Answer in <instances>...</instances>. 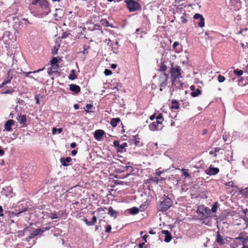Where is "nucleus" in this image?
Returning a JSON list of instances; mask_svg holds the SVG:
<instances>
[{
  "instance_id": "c03bdc74",
  "label": "nucleus",
  "mask_w": 248,
  "mask_h": 248,
  "mask_svg": "<svg viewBox=\"0 0 248 248\" xmlns=\"http://www.w3.org/2000/svg\"><path fill=\"white\" fill-rule=\"evenodd\" d=\"M171 238H172V237H171V234H170V233L165 236L164 241L166 243H169L170 241V240H171Z\"/></svg>"
},
{
  "instance_id": "f8f14e48",
  "label": "nucleus",
  "mask_w": 248,
  "mask_h": 248,
  "mask_svg": "<svg viewBox=\"0 0 248 248\" xmlns=\"http://www.w3.org/2000/svg\"><path fill=\"white\" fill-rule=\"evenodd\" d=\"M194 18L200 20V22H197L199 27H203L204 26V19L202 15L197 13L194 16Z\"/></svg>"
},
{
  "instance_id": "de8ad7c7",
  "label": "nucleus",
  "mask_w": 248,
  "mask_h": 248,
  "mask_svg": "<svg viewBox=\"0 0 248 248\" xmlns=\"http://www.w3.org/2000/svg\"><path fill=\"white\" fill-rule=\"evenodd\" d=\"M217 79L219 82L221 83L225 81V78L221 75H219L217 77Z\"/></svg>"
},
{
  "instance_id": "72a5a7b5",
  "label": "nucleus",
  "mask_w": 248,
  "mask_h": 248,
  "mask_svg": "<svg viewBox=\"0 0 248 248\" xmlns=\"http://www.w3.org/2000/svg\"><path fill=\"white\" fill-rule=\"evenodd\" d=\"M77 78V76L75 74V70H72L71 71L70 74H69V75L68 76L69 79H70V80H74L76 78Z\"/></svg>"
},
{
  "instance_id": "0e129e2a",
  "label": "nucleus",
  "mask_w": 248,
  "mask_h": 248,
  "mask_svg": "<svg viewBox=\"0 0 248 248\" xmlns=\"http://www.w3.org/2000/svg\"><path fill=\"white\" fill-rule=\"evenodd\" d=\"M57 51H58V49H55L54 48V49L52 50V55H55V54H56L57 53Z\"/></svg>"
},
{
  "instance_id": "f03ea898",
  "label": "nucleus",
  "mask_w": 248,
  "mask_h": 248,
  "mask_svg": "<svg viewBox=\"0 0 248 248\" xmlns=\"http://www.w3.org/2000/svg\"><path fill=\"white\" fill-rule=\"evenodd\" d=\"M94 216L93 217H105L107 214L111 217H116L119 216V212L114 210L111 206L107 208L106 207L98 208L93 212Z\"/></svg>"
},
{
  "instance_id": "a19ab883",
  "label": "nucleus",
  "mask_w": 248,
  "mask_h": 248,
  "mask_svg": "<svg viewBox=\"0 0 248 248\" xmlns=\"http://www.w3.org/2000/svg\"><path fill=\"white\" fill-rule=\"evenodd\" d=\"M233 73L237 76H240L242 75L243 72L241 70L236 69L233 70Z\"/></svg>"
},
{
  "instance_id": "774afa93",
  "label": "nucleus",
  "mask_w": 248,
  "mask_h": 248,
  "mask_svg": "<svg viewBox=\"0 0 248 248\" xmlns=\"http://www.w3.org/2000/svg\"><path fill=\"white\" fill-rule=\"evenodd\" d=\"M145 244L144 243L140 244L139 245V248H143Z\"/></svg>"
},
{
  "instance_id": "13d9d810",
  "label": "nucleus",
  "mask_w": 248,
  "mask_h": 248,
  "mask_svg": "<svg viewBox=\"0 0 248 248\" xmlns=\"http://www.w3.org/2000/svg\"><path fill=\"white\" fill-rule=\"evenodd\" d=\"M162 233L165 234V236H166V235L170 234V232L168 231L162 230Z\"/></svg>"
},
{
  "instance_id": "a18cd8bd",
  "label": "nucleus",
  "mask_w": 248,
  "mask_h": 248,
  "mask_svg": "<svg viewBox=\"0 0 248 248\" xmlns=\"http://www.w3.org/2000/svg\"><path fill=\"white\" fill-rule=\"evenodd\" d=\"M58 61V59L55 57H53L51 60L50 61V65H57L58 64L57 63Z\"/></svg>"
},
{
  "instance_id": "e433bc0d",
  "label": "nucleus",
  "mask_w": 248,
  "mask_h": 248,
  "mask_svg": "<svg viewBox=\"0 0 248 248\" xmlns=\"http://www.w3.org/2000/svg\"><path fill=\"white\" fill-rule=\"evenodd\" d=\"M220 150V148H218V147H216L215 149H214V151L213 150H211L209 152V154L210 155H213L214 156L216 157L217 156V152H218Z\"/></svg>"
},
{
  "instance_id": "9b49d317",
  "label": "nucleus",
  "mask_w": 248,
  "mask_h": 248,
  "mask_svg": "<svg viewBox=\"0 0 248 248\" xmlns=\"http://www.w3.org/2000/svg\"><path fill=\"white\" fill-rule=\"evenodd\" d=\"M105 134V132L103 130L98 129L94 132V139L97 141H100Z\"/></svg>"
},
{
  "instance_id": "c85d7f7f",
  "label": "nucleus",
  "mask_w": 248,
  "mask_h": 248,
  "mask_svg": "<svg viewBox=\"0 0 248 248\" xmlns=\"http://www.w3.org/2000/svg\"><path fill=\"white\" fill-rule=\"evenodd\" d=\"M202 94V91L199 89H196L194 91L191 92L190 95L193 97H196Z\"/></svg>"
},
{
  "instance_id": "c9c22d12",
  "label": "nucleus",
  "mask_w": 248,
  "mask_h": 248,
  "mask_svg": "<svg viewBox=\"0 0 248 248\" xmlns=\"http://www.w3.org/2000/svg\"><path fill=\"white\" fill-rule=\"evenodd\" d=\"M25 211H26V209H25L22 211H19V210H16L15 211H12V212H10V213L11 214V215L15 216H18L19 215H20Z\"/></svg>"
},
{
  "instance_id": "2eb2a0df",
  "label": "nucleus",
  "mask_w": 248,
  "mask_h": 248,
  "mask_svg": "<svg viewBox=\"0 0 248 248\" xmlns=\"http://www.w3.org/2000/svg\"><path fill=\"white\" fill-rule=\"evenodd\" d=\"M59 68V64L51 65V67L47 68V73L49 76H51L53 74V73H57Z\"/></svg>"
},
{
  "instance_id": "b1692460",
  "label": "nucleus",
  "mask_w": 248,
  "mask_h": 248,
  "mask_svg": "<svg viewBox=\"0 0 248 248\" xmlns=\"http://www.w3.org/2000/svg\"><path fill=\"white\" fill-rule=\"evenodd\" d=\"M149 129L151 131H157L160 129L159 127V124L156 123V122L152 123L149 126Z\"/></svg>"
},
{
  "instance_id": "423d86ee",
  "label": "nucleus",
  "mask_w": 248,
  "mask_h": 248,
  "mask_svg": "<svg viewBox=\"0 0 248 248\" xmlns=\"http://www.w3.org/2000/svg\"><path fill=\"white\" fill-rule=\"evenodd\" d=\"M129 11L131 12L140 10L141 6L140 4L134 0H125L124 1Z\"/></svg>"
},
{
  "instance_id": "ea45409f",
  "label": "nucleus",
  "mask_w": 248,
  "mask_h": 248,
  "mask_svg": "<svg viewBox=\"0 0 248 248\" xmlns=\"http://www.w3.org/2000/svg\"><path fill=\"white\" fill-rule=\"evenodd\" d=\"M200 220L202 223H205L206 224L209 225H210V220L208 219L209 218H199Z\"/></svg>"
},
{
  "instance_id": "ddd939ff",
  "label": "nucleus",
  "mask_w": 248,
  "mask_h": 248,
  "mask_svg": "<svg viewBox=\"0 0 248 248\" xmlns=\"http://www.w3.org/2000/svg\"><path fill=\"white\" fill-rule=\"evenodd\" d=\"M194 18L200 20V22H197L199 27H203L204 26V19L202 15L197 13L194 16Z\"/></svg>"
},
{
  "instance_id": "79ce46f5",
  "label": "nucleus",
  "mask_w": 248,
  "mask_h": 248,
  "mask_svg": "<svg viewBox=\"0 0 248 248\" xmlns=\"http://www.w3.org/2000/svg\"><path fill=\"white\" fill-rule=\"evenodd\" d=\"M62 131V128H57L56 127H53L52 128V133L53 134H55L57 132H58L59 133H61Z\"/></svg>"
},
{
  "instance_id": "a878e982",
  "label": "nucleus",
  "mask_w": 248,
  "mask_h": 248,
  "mask_svg": "<svg viewBox=\"0 0 248 248\" xmlns=\"http://www.w3.org/2000/svg\"><path fill=\"white\" fill-rule=\"evenodd\" d=\"M121 122V119L120 118H112L110 120V125L113 127H115L117 124Z\"/></svg>"
},
{
  "instance_id": "cd10ccee",
  "label": "nucleus",
  "mask_w": 248,
  "mask_h": 248,
  "mask_svg": "<svg viewBox=\"0 0 248 248\" xmlns=\"http://www.w3.org/2000/svg\"><path fill=\"white\" fill-rule=\"evenodd\" d=\"M163 121L164 118L163 114L161 113H159L156 117V123H158L159 124H161Z\"/></svg>"
},
{
  "instance_id": "338daca9",
  "label": "nucleus",
  "mask_w": 248,
  "mask_h": 248,
  "mask_svg": "<svg viewBox=\"0 0 248 248\" xmlns=\"http://www.w3.org/2000/svg\"><path fill=\"white\" fill-rule=\"evenodd\" d=\"M223 139L224 142H226L228 139V136L226 135H223Z\"/></svg>"
},
{
  "instance_id": "393cba45",
  "label": "nucleus",
  "mask_w": 248,
  "mask_h": 248,
  "mask_svg": "<svg viewBox=\"0 0 248 248\" xmlns=\"http://www.w3.org/2000/svg\"><path fill=\"white\" fill-rule=\"evenodd\" d=\"M60 161L63 166L67 167L68 166L67 163L71 162L72 158L70 157H67L66 158L62 157L61 158Z\"/></svg>"
},
{
  "instance_id": "69168bd1",
  "label": "nucleus",
  "mask_w": 248,
  "mask_h": 248,
  "mask_svg": "<svg viewBox=\"0 0 248 248\" xmlns=\"http://www.w3.org/2000/svg\"><path fill=\"white\" fill-rule=\"evenodd\" d=\"M77 154V151L76 150H73L71 152V154L72 155L74 156Z\"/></svg>"
},
{
  "instance_id": "603ef678",
  "label": "nucleus",
  "mask_w": 248,
  "mask_h": 248,
  "mask_svg": "<svg viewBox=\"0 0 248 248\" xmlns=\"http://www.w3.org/2000/svg\"><path fill=\"white\" fill-rule=\"evenodd\" d=\"M93 105L91 104H87L86 105V108L87 109V110H86L85 111L89 112V111H88V110L91 109L93 108Z\"/></svg>"
},
{
  "instance_id": "49530a36",
  "label": "nucleus",
  "mask_w": 248,
  "mask_h": 248,
  "mask_svg": "<svg viewBox=\"0 0 248 248\" xmlns=\"http://www.w3.org/2000/svg\"><path fill=\"white\" fill-rule=\"evenodd\" d=\"M90 48V46L87 45H84L83 46V53L87 54L88 53V49Z\"/></svg>"
},
{
  "instance_id": "7ed1b4c3",
  "label": "nucleus",
  "mask_w": 248,
  "mask_h": 248,
  "mask_svg": "<svg viewBox=\"0 0 248 248\" xmlns=\"http://www.w3.org/2000/svg\"><path fill=\"white\" fill-rule=\"evenodd\" d=\"M242 245L241 248H248V236H244L242 233L239 234L238 237L232 239L230 244L231 248H237Z\"/></svg>"
},
{
  "instance_id": "aec40b11",
  "label": "nucleus",
  "mask_w": 248,
  "mask_h": 248,
  "mask_svg": "<svg viewBox=\"0 0 248 248\" xmlns=\"http://www.w3.org/2000/svg\"><path fill=\"white\" fill-rule=\"evenodd\" d=\"M179 102L178 101L175 99L172 100L171 102V105L170 106V108L172 109H178L179 108Z\"/></svg>"
},
{
  "instance_id": "6e6552de",
  "label": "nucleus",
  "mask_w": 248,
  "mask_h": 248,
  "mask_svg": "<svg viewBox=\"0 0 248 248\" xmlns=\"http://www.w3.org/2000/svg\"><path fill=\"white\" fill-rule=\"evenodd\" d=\"M197 214L200 215H202V216H204V217H209L208 216L210 215L211 210L207 207L202 205L198 207L197 209ZM209 217H210L209 216Z\"/></svg>"
},
{
  "instance_id": "4d7b16f0",
  "label": "nucleus",
  "mask_w": 248,
  "mask_h": 248,
  "mask_svg": "<svg viewBox=\"0 0 248 248\" xmlns=\"http://www.w3.org/2000/svg\"><path fill=\"white\" fill-rule=\"evenodd\" d=\"M70 34L69 33H68L67 32H63L62 38H64L68 36V35Z\"/></svg>"
},
{
  "instance_id": "f704fd0d",
  "label": "nucleus",
  "mask_w": 248,
  "mask_h": 248,
  "mask_svg": "<svg viewBox=\"0 0 248 248\" xmlns=\"http://www.w3.org/2000/svg\"><path fill=\"white\" fill-rule=\"evenodd\" d=\"M159 180L157 177H151L148 180V182L150 183H154L155 184H158L159 183Z\"/></svg>"
},
{
  "instance_id": "7c9ffc66",
  "label": "nucleus",
  "mask_w": 248,
  "mask_h": 248,
  "mask_svg": "<svg viewBox=\"0 0 248 248\" xmlns=\"http://www.w3.org/2000/svg\"><path fill=\"white\" fill-rule=\"evenodd\" d=\"M127 144L126 142H124L122 144H120L119 148H118V151L119 152H123L126 151L125 148L127 147Z\"/></svg>"
},
{
  "instance_id": "58836bf2",
  "label": "nucleus",
  "mask_w": 248,
  "mask_h": 248,
  "mask_svg": "<svg viewBox=\"0 0 248 248\" xmlns=\"http://www.w3.org/2000/svg\"><path fill=\"white\" fill-rule=\"evenodd\" d=\"M181 171L182 172V175L186 178L190 177V174L185 169H181Z\"/></svg>"
},
{
  "instance_id": "f257e3e1",
  "label": "nucleus",
  "mask_w": 248,
  "mask_h": 248,
  "mask_svg": "<svg viewBox=\"0 0 248 248\" xmlns=\"http://www.w3.org/2000/svg\"><path fill=\"white\" fill-rule=\"evenodd\" d=\"M170 72L172 85L178 88L182 87L184 83L180 80L182 78V69L178 65L175 66L171 65Z\"/></svg>"
},
{
  "instance_id": "dca6fc26",
  "label": "nucleus",
  "mask_w": 248,
  "mask_h": 248,
  "mask_svg": "<svg viewBox=\"0 0 248 248\" xmlns=\"http://www.w3.org/2000/svg\"><path fill=\"white\" fill-rule=\"evenodd\" d=\"M48 230L47 228H43L42 229H37L35 230H34L33 232L31 233L30 236L29 238L30 239H31L32 238H34V237L37 236L40 233H42L44 231Z\"/></svg>"
},
{
  "instance_id": "4c0bfd02",
  "label": "nucleus",
  "mask_w": 248,
  "mask_h": 248,
  "mask_svg": "<svg viewBox=\"0 0 248 248\" xmlns=\"http://www.w3.org/2000/svg\"><path fill=\"white\" fill-rule=\"evenodd\" d=\"M218 207V203L217 202H216L213 204L211 211H212L213 213L216 212Z\"/></svg>"
},
{
  "instance_id": "6ab92c4d",
  "label": "nucleus",
  "mask_w": 248,
  "mask_h": 248,
  "mask_svg": "<svg viewBox=\"0 0 248 248\" xmlns=\"http://www.w3.org/2000/svg\"><path fill=\"white\" fill-rule=\"evenodd\" d=\"M15 124V121L12 119L8 120L5 124L4 128L7 131H12V126Z\"/></svg>"
},
{
  "instance_id": "680f3d73",
  "label": "nucleus",
  "mask_w": 248,
  "mask_h": 248,
  "mask_svg": "<svg viewBox=\"0 0 248 248\" xmlns=\"http://www.w3.org/2000/svg\"><path fill=\"white\" fill-rule=\"evenodd\" d=\"M77 146V144L76 142H72L70 144V147L72 148H74L76 147V146Z\"/></svg>"
},
{
  "instance_id": "1a4fd4ad",
  "label": "nucleus",
  "mask_w": 248,
  "mask_h": 248,
  "mask_svg": "<svg viewBox=\"0 0 248 248\" xmlns=\"http://www.w3.org/2000/svg\"><path fill=\"white\" fill-rule=\"evenodd\" d=\"M169 79V76L166 73H164L159 78V86L160 90L162 91L163 89L166 88L168 84V81Z\"/></svg>"
},
{
  "instance_id": "e2e57ef3",
  "label": "nucleus",
  "mask_w": 248,
  "mask_h": 248,
  "mask_svg": "<svg viewBox=\"0 0 248 248\" xmlns=\"http://www.w3.org/2000/svg\"><path fill=\"white\" fill-rule=\"evenodd\" d=\"M3 216V209L2 206L0 205V217H2Z\"/></svg>"
},
{
  "instance_id": "4468645a",
  "label": "nucleus",
  "mask_w": 248,
  "mask_h": 248,
  "mask_svg": "<svg viewBox=\"0 0 248 248\" xmlns=\"http://www.w3.org/2000/svg\"><path fill=\"white\" fill-rule=\"evenodd\" d=\"M206 173L209 175H214L217 174L219 172V169L215 168L211 166L205 171Z\"/></svg>"
},
{
  "instance_id": "9d476101",
  "label": "nucleus",
  "mask_w": 248,
  "mask_h": 248,
  "mask_svg": "<svg viewBox=\"0 0 248 248\" xmlns=\"http://www.w3.org/2000/svg\"><path fill=\"white\" fill-rule=\"evenodd\" d=\"M131 145L134 144L135 146L140 147L142 145V142H141L140 139L138 136H133L132 138L129 140L128 141Z\"/></svg>"
},
{
  "instance_id": "4be33fe9",
  "label": "nucleus",
  "mask_w": 248,
  "mask_h": 248,
  "mask_svg": "<svg viewBox=\"0 0 248 248\" xmlns=\"http://www.w3.org/2000/svg\"><path fill=\"white\" fill-rule=\"evenodd\" d=\"M97 218H84L83 221L88 226L93 225L96 221Z\"/></svg>"
},
{
  "instance_id": "6e6d98bb",
  "label": "nucleus",
  "mask_w": 248,
  "mask_h": 248,
  "mask_svg": "<svg viewBox=\"0 0 248 248\" xmlns=\"http://www.w3.org/2000/svg\"><path fill=\"white\" fill-rule=\"evenodd\" d=\"M54 17H55V19L57 21L59 20L61 18V16H58L57 13H55L54 14Z\"/></svg>"
},
{
  "instance_id": "20e7f679",
  "label": "nucleus",
  "mask_w": 248,
  "mask_h": 248,
  "mask_svg": "<svg viewBox=\"0 0 248 248\" xmlns=\"http://www.w3.org/2000/svg\"><path fill=\"white\" fill-rule=\"evenodd\" d=\"M38 4L42 10V15L46 16L51 12L50 4L47 0H32L31 5H36Z\"/></svg>"
},
{
  "instance_id": "8fccbe9b",
  "label": "nucleus",
  "mask_w": 248,
  "mask_h": 248,
  "mask_svg": "<svg viewBox=\"0 0 248 248\" xmlns=\"http://www.w3.org/2000/svg\"><path fill=\"white\" fill-rule=\"evenodd\" d=\"M185 16L186 14H184V15L181 17V21L183 23H186L187 21V20L185 17Z\"/></svg>"
},
{
  "instance_id": "2f4dec72",
  "label": "nucleus",
  "mask_w": 248,
  "mask_h": 248,
  "mask_svg": "<svg viewBox=\"0 0 248 248\" xmlns=\"http://www.w3.org/2000/svg\"><path fill=\"white\" fill-rule=\"evenodd\" d=\"M239 193L245 197H248V187L240 189Z\"/></svg>"
},
{
  "instance_id": "37998d69",
  "label": "nucleus",
  "mask_w": 248,
  "mask_h": 248,
  "mask_svg": "<svg viewBox=\"0 0 248 248\" xmlns=\"http://www.w3.org/2000/svg\"><path fill=\"white\" fill-rule=\"evenodd\" d=\"M14 92V90L11 88L10 89L3 90L2 93L4 94H12Z\"/></svg>"
},
{
  "instance_id": "bf43d9fd",
  "label": "nucleus",
  "mask_w": 248,
  "mask_h": 248,
  "mask_svg": "<svg viewBox=\"0 0 248 248\" xmlns=\"http://www.w3.org/2000/svg\"><path fill=\"white\" fill-rule=\"evenodd\" d=\"M179 45V42H175L173 44V46H172V47L173 48H175L178 45Z\"/></svg>"
},
{
  "instance_id": "09e8293b",
  "label": "nucleus",
  "mask_w": 248,
  "mask_h": 248,
  "mask_svg": "<svg viewBox=\"0 0 248 248\" xmlns=\"http://www.w3.org/2000/svg\"><path fill=\"white\" fill-rule=\"evenodd\" d=\"M102 24L106 27L110 26L109 22L107 19H104L102 20Z\"/></svg>"
},
{
  "instance_id": "5fc2aeb1",
  "label": "nucleus",
  "mask_w": 248,
  "mask_h": 248,
  "mask_svg": "<svg viewBox=\"0 0 248 248\" xmlns=\"http://www.w3.org/2000/svg\"><path fill=\"white\" fill-rule=\"evenodd\" d=\"M111 230V226L110 225H107L106 229V232H110Z\"/></svg>"
},
{
  "instance_id": "5701e85b",
  "label": "nucleus",
  "mask_w": 248,
  "mask_h": 248,
  "mask_svg": "<svg viewBox=\"0 0 248 248\" xmlns=\"http://www.w3.org/2000/svg\"><path fill=\"white\" fill-rule=\"evenodd\" d=\"M69 89L75 93H78L80 91V88L79 86L76 84H70Z\"/></svg>"
},
{
  "instance_id": "864d4df0",
  "label": "nucleus",
  "mask_w": 248,
  "mask_h": 248,
  "mask_svg": "<svg viewBox=\"0 0 248 248\" xmlns=\"http://www.w3.org/2000/svg\"><path fill=\"white\" fill-rule=\"evenodd\" d=\"M113 145L115 147H117V149L119 148V145H120V143H119V141H118V140H115L113 141Z\"/></svg>"
},
{
  "instance_id": "0eeeda50",
  "label": "nucleus",
  "mask_w": 248,
  "mask_h": 248,
  "mask_svg": "<svg viewBox=\"0 0 248 248\" xmlns=\"http://www.w3.org/2000/svg\"><path fill=\"white\" fill-rule=\"evenodd\" d=\"M148 206V203L147 201L144 202L140 206V208L136 207H133L127 210V212L131 215H134L139 213L140 210L143 211Z\"/></svg>"
},
{
  "instance_id": "bb28decb",
  "label": "nucleus",
  "mask_w": 248,
  "mask_h": 248,
  "mask_svg": "<svg viewBox=\"0 0 248 248\" xmlns=\"http://www.w3.org/2000/svg\"><path fill=\"white\" fill-rule=\"evenodd\" d=\"M7 75L8 77L5 78L3 82L1 84L0 88L3 87L5 84L9 83L11 82L12 77H10V71L8 72Z\"/></svg>"
},
{
  "instance_id": "39448f33",
  "label": "nucleus",
  "mask_w": 248,
  "mask_h": 248,
  "mask_svg": "<svg viewBox=\"0 0 248 248\" xmlns=\"http://www.w3.org/2000/svg\"><path fill=\"white\" fill-rule=\"evenodd\" d=\"M172 200L167 196L164 195L163 201L160 202L158 210L162 212L166 211L172 205Z\"/></svg>"
},
{
  "instance_id": "c756f323",
  "label": "nucleus",
  "mask_w": 248,
  "mask_h": 248,
  "mask_svg": "<svg viewBox=\"0 0 248 248\" xmlns=\"http://www.w3.org/2000/svg\"><path fill=\"white\" fill-rule=\"evenodd\" d=\"M45 69V67H44L42 69H38L36 71H31V72H23V73L25 75V76L26 77H30V78H32V76H30V74H31V73H38L40 71H41L42 70H43L44 69Z\"/></svg>"
},
{
  "instance_id": "473e14b6",
  "label": "nucleus",
  "mask_w": 248,
  "mask_h": 248,
  "mask_svg": "<svg viewBox=\"0 0 248 248\" xmlns=\"http://www.w3.org/2000/svg\"><path fill=\"white\" fill-rule=\"evenodd\" d=\"M167 69V66L165 64L164 62H161L159 65L158 70L161 72H165Z\"/></svg>"
},
{
  "instance_id": "412c9836",
  "label": "nucleus",
  "mask_w": 248,
  "mask_h": 248,
  "mask_svg": "<svg viewBox=\"0 0 248 248\" xmlns=\"http://www.w3.org/2000/svg\"><path fill=\"white\" fill-rule=\"evenodd\" d=\"M216 241L220 245H222L225 244V240L223 239V236L221 235L219 232H217Z\"/></svg>"
},
{
  "instance_id": "052dcab7",
  "label": "nucleus",
  "mask_w": 248,
  "mask_h": 248,
  "mask_svg": "<svg viewBox=\"0 0 248 248\" xmlns=\"http://www.w3.org/2000/svg\"><path fill=\"white\" fill-rule=\"evenodd\" d=\"M156 117L155 116V113L154 114H153L152 115L150 116V119L151 120V121H153L154 120L155 118H156Z\"/></svg>"
},
{
  "instance_id": "3c124183",
  "label": "nucleus",
  "mask_w": 248,
  "mask_h": 248,
  "mask_svg": "<svg viewBox=\"0 0 248 248\" xmlns=\"http://www.w3.org/2000/svg\"><path fill=\"white\" fill-rule=\"evenodd\" d=\"M112 73L111 71H110V70H108V69H105L104 71V74L106 76L111 75L112 74Z\"/></svg>"
},
{
  "instance_id": "f3484780",
  "label": "nucleus",
  "mask_w": 248,
  "mask_h": 248,
  "mask_svg": "<svg viewBox=\"0 0 248 248\" xmlns=\"http://www.w3.org/2000/svg\"><path fill=\"white\" fill-rule=\"evenodd\" d=\"M230 3L235 11L239 10L241 7V1L240 0H230Z\"/></svg>"
},
{
  "instance_id": "a211bd4d",
  "label": "nucleus",
  "mask_w": 248,
  "mask_h": 248,
  "mask_svg": "<svg viewBox=\"0 0 248 248\" xmlns=\"http://www.w3.org/2000/svg\"><path fill=\"white\" fill-rule=\"evenodd\" d=\"M16 119L19 123L22 124L23 126H27V118L25 115L21 114L18 115V116L16 117Z\"/></svg>"
}]
</instances>
